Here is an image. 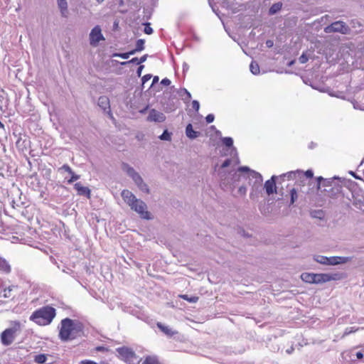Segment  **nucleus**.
Returning a JSON list of instances; mask_svg holds the SVG:
<instances>
[{"instance_id": "obj_1", "label": "nucleus", "mask_w": 364, "mask_h": 364, "mask_svg": "<svg viewBox=\"0 0 364 364\" xmlns=\"http://www.w3.org/2000/svg\"><path fill=\"white\" fill-rule=\"evenodd\" d=\"M58 328V337L62 341H73L84 336V326L78 320L63 318Z\"/></svg>"}, {"instance_id": "obj_2", "label": "nucleus", "mask_w": 364, "mask_h": 364, "mask_svg": "<svg viewBox=\"0 0 364 364\" xmlns=\"http://www.w3.org/2000/svg\"><path fill=\"white\" fill-rule=\"evenodd\" d=\"M121 196L124 201L136 212L141 218L149 220L151 218V213L146 210L147 206L141 200L137 199L135 196L129 190H123Z\"/></svg>"}, {"instance_id": "obj_3", "label": "nucleus", "mask_w": 364, "mask_h": 364, "mask_svg": "<svg viewBox=\"0 0 364 364\" xmlns=\"http://www.w3.org/2000/svg\"><path fill=\"white\" fill-rule=\"evenodd\" d=\"M55 316V309L48 305L34 311L30 316V320L39 326H47L53 321Z\"/></svg>"}, {"instance_id": "obj_4", "label": "nucleus", "mask_w": 364, "mask_h": 364, "mask_svg": "<svg viewBox=\"0 0 364 364\" xmlns=\"http://www.w3.org/2000/svg\"><path fill=\"white\" fill-rule=\"evenodd\" d=\"M21 330V323L14 321L12 327L6 328L0 335L1 342L3 346L11 345L16 339V333Z\"/></svg>"}, {"instance_id": "obj_5", "label": "nucleus", "mask_w": 364, "mask_h": 364, "mask_svg": "<svg viewBox=\"0 0 364 364\" xmlns=\"http://www.w3.org/2000/svg\"><path fill=\"white\" fill-rule=\"evenodd\" d=\"M116 351L118 353V358L125 363L128 364H136L139 358L132 348L122 346L117 348Z\"/></svg>"}, {"instance_id": "obj_6", "label": "nucleus", "mask_w": 364, "mask_h": 364, "mask_svg": "<svg viewBox=\"0 0 364 364\" xmlns=\"http://www.w3.org/2000/svg\"><path fill=\"white\" fill-rule=\"evenodd\" d=\"M346 275L343 273H314V283L323 284L331 281H338L344 279Z\"/></svg>"}, {"instance_id": "obj_7", "label": "nucleus", "mask_w": 364, "mask_h": 364, "mask_svg": "<svg viewBox=\"0 0 364 364\" xmlns=\"http://www.w3.org/2000/svg\"><path fill=\"white\" fill-rule=\"evenodd\" d=\"M348 27L343 21H336L332 23L330 26L325 28L326 33L340 32L341 33H346Z\"/></svg>"}, {"instance_id": "obj_8", "label": "nucleus", "mask_w": 364, "mask_h": 364, "mask_svg": "<svg viewBox=\"0 0 364 364\" xmlns=\"http://www.w3.org/2000/svg\"><path fill=\"white\" fill-rule=\"evenodd\" d=\"M105 40L100 26H95L90 33V43L91 46H96L100 41Z\"/></svg>"}, {"instance_id": "obj_9", "label": "nucleus", "mask_w": 364, "mask_h": 364, "mask_svg": "<svg viewBox=\"0 0 364 364\" xmlns=\"http://www.w3.org/2000/svg\"><path fill=\"white\" fill-rule=\"evenodd\" d=\"M237 172L240 173H247L248 177H252L253 178H255L256 182H258L259 183H261L262 182V176L255 171H250V168L247 166H242L240 167L237 169Z\"/></svg>"}, {"instance_id": "obj_10", "label": "nucleus", "mask_w": 364, "mask_h": 364, "mask_svg": "<svg viewBox=\"0 0 364 364\" xmlns=\"http://www.w3.org/2000/svg\"><path fill=\"white\" fill-rule=\"evenodd\" d=\"M74 188L76 190L77 194L79 196H85L87 198H90L91 196V192L89 188L83 186L81 183H76L74 185Z\"/></svg>"}, {"instance_id": "obj_11", "label": "nucleus", "mask_w": 364, "mask_h": 364, "mask_svg": "<svg viewBox=\"0 0 364 364\" xmlns=\"http://www.w3.org/2000/svg\"><path fill=\"white\" fill-rule=\"evenodd\" d=\"M276 177L273 176L271 179L267 180L264 183V188L266 190V192L268 195H271L273 193L276 192V182H275Z\"/></svg>"}, {"instance_id": "obj_12", "label": "nucleus", "mask_w": 364, "mask_h": 364, "mask_svg": "<svg viewBox=\"0 0 364 364\" xmlns=\"http://www.w3.org/2000/svg\"><path fill=\"white\" fill-rule=\"evenodd\" d=\"M156 326L161 332L168 337H172L178 333L176 331L173 330L168 326H166L161 322H158L156 323Z\"/></svg>"}, {"instance_id": "obj_13", "label": "nucleus", "mask_w": 364, "mask_h": 364, "mask_svg": "<svg viewBox=\"0 0 364 364\" xmlns=\"http://www.w3.org/2000/svg\"><path fill=\"white\" fill-rule=\"evenodd\" d=\"M148 120L161 122L165 120V116L163 113L159 112L155 109H152L149 112Z\"/></svg>"}, {"instance_id": "obj_14", "label": "nucleus", "mask_w": 364, "mask_h": 364, "mask_svg": "<svg viewBox=\"0 0 364 364\" xmlns=\"http://www.w3.org/2000/svg\"><path fill=\"white\" fill-rule=\"evenodd\" d=\"M348 261V257L333 256L328 257L327 265H336L339 264H344Z\"/></svg>"}, {"instance_id": "obj_15", "label": "nucleus", "mask_w": 364, "mask_h": 364, "mask_svg": "<svg viewBox=\"0 0 364 364\" xmlns=\"http://www.w3.org/2000/svg\"><path fill=\"white\" fill-rule=\"evenodd\" d=\"M136 364H161L156 357L147 355L140 360L138 359Z\"/></svg>"}, {"instance_id": "obj_16", "label": "nucleus", "mask_w": 364, "mask_h": 364, "mask_svg": "<svg viewBox=\"0 0 364 364\" xmlns=\"http://www.w3.org/2000/svg\"><path fill=\"white\" fill-rule=\"evenodd\" d=\"M341 186L336 185L327 191V196L331 198H336L341 192Z\"/></svg>"}, {"instance_id": "obj_17", "label": "nucleus", "mask_w": 364, "mask_h": 364, "mask_svg": "<svg viewBox=\"0 0 364 364\" xmlns=\"http://www.w3.org/2000/svg\"><path fill=\"white\" fill-rule=\"evenodd\" d=\"M0 272L4 274H9L11 272V267L9 262L0 256Z\"/></svg>"}, {"instance_id": "obj_18", "label": "nucleus", "mask_w": 364, "mask_h": 364, "mask_svg": "<svg viewBox=\"0 0 364 364\" xmlns=\"http://www.w3.org/2000/svg\"><path fill=\"white\" fill-rule=\"evenodd\" d=\"M186 136L191 139L197 138L200 134V133L198 132L193 130V126L191 124H188L186 126Z\"/></svg>"}, {"instance_id": "obj_19", "label": "nucleus", "mask_w": 364, "mask_h": 364, "mask_svg": "<svg viewBox=\"0 0 364 364\" xmlns=\"http://www.w3.org/2000/svg\"><path fill=\"white\" fill-rule=\"evenodd\" d=\"M314 273H310V272H304L301 274L300 277L301 279L309 284H314Z\"/></svg>"}, {"instance_id": "obj_20", "label": "nucleus", "mask_w": 364, "mask_h": 364, "mask_svg": "<svg viewBox=\"0 0 364 364\" xmlns=\"http://www.w3.org/2000/svg\"><path fill=\"white\" fill-rule=\"evenodd\" d=\"M98 105L104 110L109 109V100L106 96H101L98 99Z\"/></svg>"}, {"instance_id": "obj_21", "label": "nucleus", "mask_w": 364, "mask_h": 364, "mask_svg": "<svg viewBox=\"0 0 364 364\" xmlns=\"http://www.w3.org/2000/svg\"><path fill=\"white\" fill-rule=\"evenodd\" d=\"M57 3L61 14L63 16H66L68 13V4L66 0H57Z\"/></svg>"}, {"instance_id": "obj_22", "label": "nucleus", "mask_w": 364, "mask_h": 364, "mask_svg": "<svg viewBox=\"0 0 364 364\" xmlns=\"http://www.w3.org/2000/svg\"><path fill=\"white\" fill-rule=\"evenodd\" d=\"M16 286H11L7 288H5L3 291V296L6 299H14L15 295L13 293V290L14 288H16Z\"/></svg>"}, {"instance_id": "obj_23", "label": "nucleus", "mask_w": 364, "mask_h": 364, "mask_svg": "<svg viewBox=\"0 0 364 364\" xmlns=\"http://www.w3.org/2000/svg\"><path fill=\"white\" fill-rule=\"evenodd\" d=\"M316 181H317L316 188H317L318 191L320 190L321 185L323 186H331V182L330 181L324 179L322 176L317 177Z\"/></svg>"}, {"instance_id": "obj_24", "label": "nucleus", "mask_w": 364, "mask_h": 364, "mask_svg": "<svg viewBox=\"0 0 364 364\" xmlns=\"http://www.w3.org/2000/svg\"><path fill=\"white\" fill-rule=\"evenodd\" d=\"M250 71L252 72V73L254 75L259 74V71H260L259 66L258 63L255 61H252L250 63Z\"/></svg>"}, {"instance_id": "obj_25", "label": "nucleus", "mask_w": 364, "mask_h": 364, "mask_svg": "<svg viewBox=\"0 0 364 364\" xmlns=\"http://www.w3.org/2000/svg\"><path fill=\"white\" fill-rule=\"evenodd\" d=\"M282 6V4L280 2L274 4L269 9V14H274L277 11H280Z\"/></svg>"}, {"instance_id": "obj_26", "label": "nucleus", "mask_w": 364, "mask_h": 364, "mask_svg": "<svg viewBox=\"0 0 364 364\" xmlns=\"http://www.w3.org/2000/svg\"><path fill=\"white\" fill-rule=\"evenodd\" d=\"M179 296L181 299H183V300H186L191 303H196L199 299L198 296H194L189 297L187 294H182V295H180Z\"/></svg>"}, {"instance_id": "obj_27", "label": "nucleus", "mask_w": 364, "mask_h": 364, "mask_svg": "<svg viewBox=\"0 0 364 364\" xmlns=\"http://www.w3.org/2000/svg\"><path fill=\"white\" fill-rule=\"evenodd\" d=\"M47 360V356L45 354L36 355L34 357V361L39 364L44 363Z\"/></svg>"}, {"instance_id": "obj_28", "label": "nucleus", "mask_w": 364, "mask_h": 364, "mask_svg": "<svg viewBox=\"0 0 364 364\" xmlns=\"http://www.w3.org/2000/svg\"><path fill=\"white\" fill-rule=\"evenodd\" d=\"M144 41L142 39H139L136 41L135 49L132 50V51H134V53H135L136 52L141 51V50H144Z\"/></svg>"}, {"instance_id": "obj_29", "label": "nucleus", "mask_w": 364, "mask_h": 364, "mask_svg": "<svg viewBox=\"0 0 364 364\" xmlns=\"http://www.w3.org/2000/svg\"><path fill=\"white\" fill-rule=\"evenodd\" d=\"M134 51H129V52H127V53H114L113 55L114 57H119L122 59H127L129 58V56L131 55H134Z\"/></svg>"}, {"instance_id": "obj_30", "label": "nucleus", "mask_w": 364, "mask_h": 364, "mask_svg": "<svg viewBox=\"0 0 364 364\" xmlns=\"http://www.w3.org/2000/svg\"><path fill=\"white\" fill-rule=\"evenodd\" d=\"M315 260L320 263V264H326L327 265L328 264V257H325V256H322V255H318L316 256V257L315 258Z\"/></svg>"}, {"instance_id": "obj_31", "label": "nucleus", "mask_w": 364, "mask_h": 364, "mask_svg": "<svg viewBox=\"0 0 364 364\" xmlns=\"http://www.w3.org/2000/svg\"><path fill=\"white\" fill-rule=\"evenodd\" d=\"M302 173V171H291L287 173L289 178H295L296 177L301 178V174Z\"/></svg>"}, {"instance_id": "obj_32", "label": "nucleus", "mask_w": 364, "mask_h": 364, "mask_svg": "<svg viewBox=\"0 0 364 364\" xmlns=\"http://www.w3.org/2000/svg\"><path fill=\"white\" fill-rule=\"evenodd\" d=\"M132 178L134 180L136 185L143 183V179L137 172L132 176Z\"/></svg>"}, {"instance_id": "obj_33", "label": "nucleus", "mask_w": 364, "mask_h": 364, "mask_svg": "<svg viewBox=\"0 0 364 364\" xmlns=\"http://www.w3.org/2000/svg\"><path fill=\"white\" fill-rule=\"evenodd\" d=\"M290 195H291V204H293L298 198L297 192L295 188H292L290 191Z\"/></svg>"}, {"instance_id": "obj_34", "label": "nucleus", "mask_w": 364, "mask_h": 364, "mask_svg": "<svg viewBox=\"0 0 364 364\" xmlns=\"http://www.w3.org/2000/svg\"><path fill=\"white\" fill-rule=\"evenodd\" d=\"M124 169L126 171L127 174L130 176L131 177L136 173V172L134 171V169L132 167L129 166L127 164H124Z\"/></svg>"}, {"instance_id": "obj_35", "label": "nucleus", "mask_w": 364, "mask_h": 364, "mask_svg": "<svg viewBox=\"0 0 364 364\" xmlns=\"http://www.w3.org/2000/svg\"><path fill=\"white\" fill-rule=\"evenodd\" d=\"M223 144L228 146V147H230L232 146L233 144V140L232 138L230 137H225L223 139Z\"/></svg>"}, {"instance_id": "obj_36", "label": "nucleus", "mask_w": 364, "mask_h": 364, "mask_svg": "<svg viewBox=\"0 0 364 364\" xmlns=\"http://www.w3.org/2000/svg\"><path fill=\"white\" fill-rule=\"evenodd\" d=\"M160 139L162 140H171V134L167 130H165L160 136Z\"/></svg>"}, {"instance_id": "obj_37", "label": "nucleus", "mask_w": 364, "mask_h": 364, "mask_svg": "<svg viewBox=\"0 0 364 364\" xmlns=\"http://www.w3.org/2000/svg\"><path fill=\"white\" fill-rule=\"evenodd\" d=\"M70 174L71 175V177L68 181V183H72L73 182H74L80 178V176L75 174V173L73 171V173H70Z\"/></svg>"}, {"instance_id": "obj_38", "label": "nucleus", "mask_w": 364, "mask_h": 364, "mask_svg": "<svg viewBox=\"0 0 364 364\" xmlns=\"http://www.w3.org/2000/svg\"><path fill=\"white\" fill-rule=\"evenodd\" d=\"M308 60L309 58L304 53H302V55L299 58V61L301 64L306 63L308 61Z\"/></svg>"}, {"instance_id": "obj_39", "label": "nucleus", "mask_w": 364, "mask_h": 364, "mask_svg": "<svg viewBox=\"0 0 364 364\" xmlns=\"http://www.w3.org/2000/svg\"><path fill=\"white\" fill-rule=\"evenodd\" d=\"M302 176H305L307 178H311L314 176V173H313V171L311 170H307L305 172L302 171V173L301 174V177Z\"/></svg>"}, {"instance_id": "obj_40", "label": "nucleus", "mask_w": 364, "mask_h": 364, "mask_svg": "<svg viewBox=\"0 0 364 364\" xmlns=\"http://www.w3.org/2000/svg\"><path fill=\"white\" fill-rule=\"evenodd\" d=\"M144 33L146 34H148V35H150L153 33V29L150 26V24L149 23H146L145 25V27H144Z\"/></svg>"}, {"instance_id": "obj_41", "label": "nucleus", "mask_w": 364, "mask_h": 364, "mask_svg": "<svg viewBox=\"0 0 364 364\" xmlns=\"http://www.w3.org/2000/svg\"><path fill=\"white\" fill-rule=\"evenodd\" d=\"M138 187L144 192L149 193V190L148 188L147 185L143 182V183L137 185Z\"/></svg>"}, {"instance_id": "obj_42", "label": "nucleus", "mask_w": 364, "mask_h": 364, "mask_svg": "<svg viewBox=\"0 0 364 364\" xmlns=\"http://www.w3.org/2000/svg\"><path fill=\"white\" fill-rule=\"evenodd\" d=\"M192 108H193L195 111H196V112H198V109H199V108H200V105H199V102H198L197 100H193V101L192 102Z\"/></svg>"}, {"instance_id": "obj_43", "label": "nucleus", "mask_w": 364, "mask_h": 364, "mask_svg": "<svg viewBox=\"0 0 364 364\" xmlns=\"http://www.w3.org/2000/svg\"><path fill=\"white\" fill-rule=\"evenodd\" d=\"M215 117L213 114H209L206 116L205 120L207 123H211L214 121Z\"/></svg>"}, {"instance_id": "obj_44", "label": "nucleus", "mask_w": 364, "mask_h": 364, "mask_svg": "<svg viewBox=\"0 0 364 364\" xmlns=\"http://www.w3.org/2000/svg\"><path fill=\"white\" fill-rule=\"evenodd\" d=\"M231 162H232V160L231 159H226L223 163V164L221 165V168H226L228 166H229L230 164H231Z\"/></svg>"}, {"instance_id": "obj_45", "label": "nucleus", "mask_w": 364, "mask_h": 364, "mask_svg": "<svg viewBox=\"0 0 364 364\" xmlns=\"http://www.w3.org/2000/svg\"><path fill=\"white\" fill-rule=\"evenodd\" d=\"M61 168L65 170L68 173H73L72 168L68 164H64Z\"/></svg>"}, {"instance_id": "obj_46", "label": "nucleus", "mask_w": 364, "mask_h": 364, "mask_svg": "<svg viewBox=\"0 0 364 364\" xmlns=\"http://www.w3.org/2000/svg\"><path fill=\"white\" fill-rule=\"evenodd\" d=\"M246 192H247V189L245 186H241L238 189V193L241 196H245Z\"/></svg>"}, {"instance_id": "obj_47", "label": "nucleus", "mask_w": 364, "mask_h": 364, "mask_svg": "<svg viewBox=\"0 0 364 364\" xmlns=\"http://www.w3.org/2000/svg\"><path fill=\"white\" fill-rule=\"evenodd\" d=\"M139 58H134L130 61H129V63L140 64V63H139ZM127 63H128V62H123V63H122V65H126Z\"/></svg>"}, {"instance_id": "obj_48", "label": "nucleus", "mask_w": 364, "mask_h": 364, "mask_svg": "<svg viewBox=\"0 0 364 364\" xmlns=\"http://www.w3.org/2000/svg\"><path fill=\"white\" fill-rule=\"evenodd\" d=\"M151 78V75H149V74L148 75H145L142 77V83L144 84L146 82L149 80Z\"/></svg>"}, {"instance_id": "obj_49", "label": "nucleus", "mask_w": 364, "mask_h": 364, "mask_svg": "<svg viewBox=\"0 0 364 364\" xmlns=\"http://www.w3.org/2000/svg\"><path fill=\"white\" fill-rule=\"evenodd\" d=\"M161 83L164 85L168 86L171 84V81L168 78H164L161 80Z\"/></svg>"}, {"instance_id": "obj_50", "label": "nucleus", "mask_w": 364, "mask_h": 364, "mask_svg": "<svg viewBox=\"0 0 364 364\" xmlns=\"http://www.w3.org/2000/svg\"><path fill=\"white\" fill-rule=\"evenodd\" d=\"M95 350L97 351H102V352L108 350V349L104 346H97V347H96Z\"/></svg>"}, {"instance_id": "obj_51", "label": "nucleus", "mask_w": 364, "mask_h": 364, "mask_svg": "<svg viewBox=\"0 0 364 364\" xmlns=\"http://www.w3.org/2000/svg\"><path fill=\"white\" fill-rule=\"evenodd\" d=\"M273 44H274V43H273V41H272V40H267V41H266V46H267L268 48H271V47H272V46H273Z\"/></svg>"}, {"instance_id": "obj_52", "label": "nucleus", "mask_w": 364, "mask_h": 364, "mask_svg": "<svg viewBox=\"0 0 364 364\" xmlns=\"http://www.w3.org/2000/svg\"><path fill=\"white\" fill-rule=\"evenodd\" d=\"M143 68H144V65H140V66L138 68L137 71H136L138 76H140V75H141V71H142Z\"/></svg>"}, {"instance_id": "obj_53", "label": "nucleus", "mask_w": 364, "mask_h": 364, "mask_svg": "<svg viewBox=\"0 0 364 364\" xmlns=\"http://www.w3.org/2000/svg\"><path fill=\"white\" fill-rule=\"evenodd\" d=\"M356 357H357V358H358V359H361V358H363V354L361 352H360V351H359V352H357V353H356Z\"/></svg>"}, {"instance_id": "obj_54", "label": "nucleus", "mask_w": 364, "mask_h": 364, "mask_svg": "<svg viewBox=\"0 0 364 364\" xmlns=\"http://www.w3.org/2000/svg\"><path fill=\"white\" fill-rule=\"evenodd\" d=\"M146 57H147L146 55H144L142 57H141V58L139 60V63H141L144 62L146 59Z\"/></svg>"}, {"instance_id": "obj_55", "label": "nucleus", "mask_w": 364, "mask_h": 364, "mask_svg": "<svg viewBox=\"0 0 364 364\" xmlns=\"http://www.w3.org/2000/svg\"><path fill=\"white\" fill-rule=\"evenodd\" d=\"M356 331H357V329H354L353 330V328H351V329L348 331V328H347L346 331L345 332V334H348V333H352V332H355Z\"/></svg>"}, {"instance_id": "obj_56", "label": "nucleus", "mask_w": 364, "mask_h": 364, "mask_svg": "<svg viewBox=\"0 0 364 364\" xmlns=\"http://www.w3.org/2000/svg\"><path fill=\"white\" fill-rule=\"evenodd\" d=\"M159 81V77L158 76H155L153 79V82H152V85L155 84L156 82H157Z\"/></svg>"}, {"instance_id": "obj_57", "label": "nucleus", "mask_w": 364, "mask_h": 364, "mask_svg": "<svg viewBox=\"0 0 364 364\" xmlns=\"http://www.w3.org/2000/svg\"><path fill=\"white\" fill-rule=\"evenodd\" d=\"M186 94H187V97H188V99H190V98H191V94H190V92H187V91H186Z\"/></svg>"}, {"instance_id": "obj_58", "label": "nucleus", "mask_w": 364, "mask_h": 364, "mask_svg": "<svg viewBox=\"0 0 364 364\" xmlns=\"http://www.w3.org/2000/svg\"><path fill=\"white\" fill-rule=\"evenodd\" d=\"M114 27H117L118 26V22L115 21L114 23Z\"/></svg>"}, {"instance_id": "obj_59", "label": "nucleus", "mask_w": 364, "mask_h": 364, "mask_svg": "<svg viewBox=\"0 0 364 364\" xmlns=\"http://www.w3.org/2000/svg\"><path fill=\"white\" fill-rule=\"evenodd\" d=\"M4 125L0 121V128H4Z\"/></svg>"}, {"instance_id": "obj_60", "label": "nucleus", "mask_w": 364, "mask_h": 364, "mask_svg": "<svg viewBox=\"0 0 364 364\" xmlns=\"http://www.w3.org/2000/svg\"><path fill=\"white\" fill-rule=\"evenodd\" d=\"M99 3L102 2L104 0H97Z\"/></svg>"}]
</instances>
